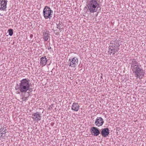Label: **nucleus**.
Returning <instances> with one entry per match:
<instances>
[{
  "mask_svg": "<svg viewBox=\"0 0 146 146\" xmlns=\"http://www.w3.org/2000/svg\"><path fill=\"white\" fill-rule=\"evenodd\" d=\"M86 9H87V10H88V3H87V5L84 8V10H85Z\"/></svg>",
  "mask_w": 146,
  "mask_h": 146,
  "instance_id": "19",
  "label": "nucleus"
},
{
  "mask_svg": "<svg viewBox=\"0 0 146 146\" xmlns=\"http://www.w3.org/2000/svg\"><path fill=\"white\" fill-rule=\"evenodd\" d=\"M4 129L1 128L0 129V133H1L2 132H3Z\"/></svg>",
  "mask_w": 146,
  "mask_h": 146,
  "instance_id": "20",
  "label": "nucleus"
},
{
  "mask_svg": "<svg viewBox=\"0 0 146 146\" xmlns=\"http://www.w3.org/2000/svg\"><path fill=\"white\" fill-rule=\"evenodd\" d=\"M101 78H102V76H101Z\"/></svg>",
  "mask_w": 146,
  "mask_h": 146,
  "instance_id": "25",
  "label": "nucleus"
},
{
  "mask_svg": "<svg viewBox=\"0 0 146 146\" xmlns=\"http://www.w3.org/2000/svg\"><path fill=\"white\" fill-rule=\"evenodd\" d=\"M28 97H27L25 98L23 97V98H22V101H26L27 100H28Z\"/></svg>",
  "mask_w": 146,
  "mask_h": 146,
  "instance_id": "18",
  "label": "nucleus"
},
{
  "mask_svg": "<svg viewBox=\"0 0 146 146\" xmlns=\"http://www.w3.org/2000/svg\"><path fill=\"white\" fill-rule=\"evenodd\" d=\"M97 1V0H91L88 1V10L90 13H94L97 12L100 6V4Z\"/></svg>",
  "mask_w": 146,
  "mask_h": 146,
  "instance_id": "3",
  "label": "nucleus"
},
{
  "mask_svg": "<svg viewBox=\"0 0 146 146\" xmlns=\"http://www.w3.org/2000/svg\"><path fill=\"white\" fill-rule=\"evenodd\" d=\"M130 64L131 69L135 77L139 79L142 78L144 76L145 72L141 68V65L135 59H133Z\"/></svg>",
  "mask_w": 146,
  "mask_h": 146,
  "instance_id": "1",
  "label": "nucleus"
},
{
  "mask_svg": "<svg viewBox=\"0 0 146 146\" xmlns=\"http://www.w3.org/2000/svg\"><path fill=\"white\" fill-rule=\"evenodd\" d=\"M78 59L76 57L70 58L69 60V66L72 67H75L78 64Z\"/></svg>",
  "mask_w": 146,
  "mask_h": 146,
  "instance_id": "6",
  "label": "nucleus"
},
{
  "mask_svg": "<svg viewBox=\"0 0 146 146\" xmlns=\"http://www.w3.org/2000/svg\"><path fill=\"white\" fill-rule=\"evenodd\" d=\"M53 13V11L50 7L47 6L44 7L43 10V14L44 17L45 19H51Z\"/></svg>",
  "mask_w": 146,
  "mask_h": 146,
  "instance_id": "5",
  "label": "nucleus"
},
{
  "mask_svg": "<svg viewBox=\"0 0 146 146\" xmlns=\"http://www.w3.org/2000/svg\"><path fill=\"white\" fill-rule=\"evenodd\" d=\"M56 35H58V33H56Z\"/></svg>",
  "mask_w": 146,
  "mask_h": 146,
  "instance_id": "23",
  "label": "nucleus"
},
{
  "mask_svg": "<svg viewBox=\"0 0 146 146\" xmlns=\"http://www.w3.org/2000/svg\"><path fill=\"white\" fill-rule=\"evenodd\" d=\"M43 38L45 41H46L48 39L49 36L48 32L46 30H44L43 33Z\"/></svg>",
  "mask_w": 146,
  "mask_h": 146,
  "instance_id": "13",
  "label": "nucleus"
},
{
  "mask_svg": "<svg viewBox=\"0 0 146 146\" xmlns=\"http://www.w3.org/2000/svg\"><path fill=\"white\" fill-rule=\"evenodd\" d=\"M101 133L102 137H106L109 134L110 130L108 128L102 129Z\"/></svg>",
  "mask_w": 146,
  "mask_h": 146,
  "instance_id": "11",
  "label": "nucleus"
},
{
  "mask_svg": "<svg viewBox=\"0 0 146 146\" xmlns=\"http://www.w3.org/2000/svg\"><path fill=\"white\" fill-rule=\"evenodd\" d=\"M48 50H49L50 49H52V48H51V47L50 46H49L48 47Z\"/></svg>",
  "mask_w": 146,
  "mask_h": 146,
  "instance_id": "21",
  "label": "nucleus"
},
{
  "mask_svg": "<svg viewBox=\"0 0 146 146\" xmlns=\"http://www.w3.org/2000/svg\"><path fill=\"white\" fill-rule=\"evenodd\" d=\"M90 131L92 135L95 136H97L100 133V132L98 128L94 127L91 128Z\"/></svg>",
  "mask_w": 146,
  "mask_h": 146,
  "instance_id": "8",
  "label": "nucleus"
},
{
  "mask_svg": "<svg viewBox=\"0 0 146 146\" xmlns=\"http://www.w3.org/2000/svg\"><path fill=\"white\" fill-rule=\"evenodd\" d=\"M31 117L34 121L37 122L41 119V114L39 112H37L32 114Z\"/></svg>",
  "mask_w": 146,
  "mask_h": 146,
  "instance_id": "7",
  "label": "nucleus"
},
{
  "mask_svg": "<svg viewBox=\"0 0 146 146\" xmlns=\"http://www.w3.org/2000/svg\"><path fill=\"white\" fill-rule=\"evenodd\" d=\"M30 36L31 37H32L33 36V35H31Z\"/></svg>",
  "mask_w": 146,
  "mask_h": 146,
  "instance_id": "24",
  "label": "nucleus"
},
{
  "mask_svg": "<svg viewBox=\"0 0 146 146\" xmlns=\"http://www.w3.org/2000/svg\"><path fill=\"white\" fill-rule=\"evenodd\" d=\"M1 134H0V136H1Z\"/></svg>",
  "mask_w": 146,
  "mask_h": 146,
  "instance_id": "26",
  "label": "nucleus"
},
{
  "mask_svg": "<svg viewBox=\"0 0 146 146\" xmlns=\"http://www.w3.org/2000/svg\"><path fill=\"white\" fill-rule=\"evenodd\" d=\"M40 64L42 66H44L46 64L47 60L46 56L42 57L40 58Z\"/></svg>",
  "mask_w": 146,
  "mask_h": 146,
  "instance_id": "14",
  "label": "nucleus"
},
{
  "mask_svg": "<svg viewBox=\"0 0 146 146\" xmlns=\"http://www.w3.org/2000/svg\"><path fill=\"white\" fill-rule=\"evenodd\" d=\"M57 28L60 30L63 28V24L62 22H59L58 24H56Z\"/></svg>",
  "mask_w": 146,
  "mask_h": 146,
  "instance_id": "15",
  "label": "nucleus"
},
{
  "mask_svg": "<svg viewBox=\"0 0 146 146\" xmlns=\"http://www.w3.org/2000/svg\"><path fill=\"white\" fill-rule=\"evenodd\" d=\"M7 129H5L1 133V136L3 137L5 136V134L6 133Z\"/></svg>",
  "mask_w": 146,
  "mask_h": 146,
  "instance_id": "17",
  "label": "nucleus"
},
{
  "mask_svg": "<svg viewBox=\"0 0 146 146\" xmlns=\"http://www.w3.org/2000/svg\"><path fill=\"white\" fill-rule=\"evenodd\" d=\"M80 106L78 103H73L72 106V110L75 111H77L79 109Z\"/></svg>",
  "mask_w": 146,
  "mask_h": 146,
  "instance_id": "12",
  "label": "nucleus"
},
{
  "mask_svg": "<svg viewBox=\"0 0 146 146\" xmlns=\"http://www.w3.org/2000/svg\"><path fill=\"white\" fill-rule=\"evenodd\" d=\"M8 32L9 33V35L11 36L13 35V30L12 29H9L8 30Z\"/></svg>",
  "mask_w": 146,
  "mask_h": 146,
  "instance_id": "16",
  "label": "nucleus"
},
{
  "mask_svg": "<svg viewBox=\"0 0 146 146\" xmlns=\"http://www.w3.org/2000/svg\"><path fill=\"white\" fill-rule=\"evenodd\" d=\"M28 90H29V91L30 92H31L32 91V89H31V88H29V89Z\"/></svg>",
  "mask_w": 146,
  "mask_h": 146,
  "instance_id": "22",
  "label": "nucleus"
},
{
  "mask_svg": "<svg viewBox=\"0 0 146 146\" xmlns=\"http://www.w3.org/2000/svg\"><path fill=\"white\" fill-rule=\"evenodd\" d=\"M7 0H0V10L5 11L7 8Z\"/></svg>",
  "mask_w": 146,
  "mask_h": 146,
  "instance_id": "9",
  "label": "nucleus"
},
{
  "mask_svg": "<svg viewBox=\"0 0 146 146\" xmlns=\"http://www.w3.org/2000/svg\"><path fill=\"white\" fill-rule=\"evenodd\" d=\"M103 119L101 117H97L95 122V124L98 127L102 126L104 123Z\"/></svg>",
  "mask_w": 146,
  "mask_h": 146,
  "instance_id": "10",
  "label": "nucleus"
},
{
  "mask_svg": "<svg viewBox=\"0 0 146 146\" xmlns=\"http://www.w3.org/2000/svg\"><path fill=\"white\" fill-rule=\"evenodd\" d=\"M119 46L120 45L119 43L113 41L111 42L109 47V51L108 52L110 55H111V54L112 55L115 54V52L119 50Z\"/></svg>",
  "mask_w": 146,
  "mask_h": 146,
  "instance_id": "4",
  "label": "nucleus"
},
{
  "mask_svg": "<svg viewBox=\"0 0 146 146\" xmlns=\"http://www.w3.org/2000/svg\"><path fill=\"white\" fill-rule=\"evenodd\" d=\"M20 82L17 86L15 87V90H19L22 93H25L29 89L30 80L28 78L23 79L20 81Z\"/></svg>",
  "mask_w": 146,
  "mask_h": 146,
  "instance_id": "2",
  "label": "nucleus"
}]
</instances>
